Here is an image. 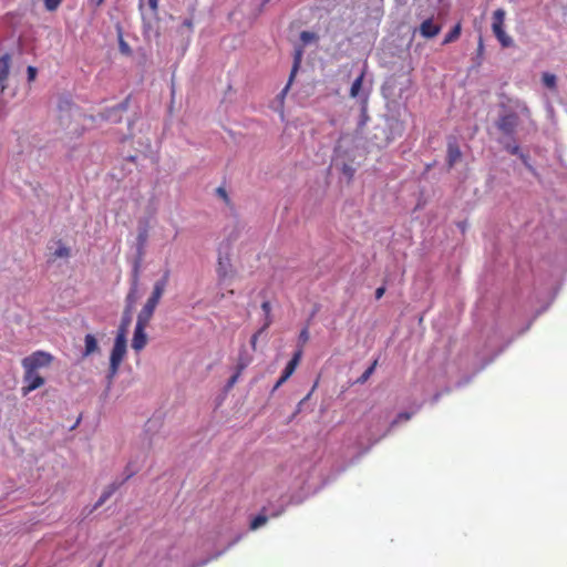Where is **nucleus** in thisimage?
Wrapping results in <instances>:
<instances>
[{
    "mask_svg": "<svg viewBox=\"0 0 567 567\" xmlns=\"http://www.w3.org/2000/svg\"><path fill=\"white\" fill-rule=\"evenodd\" d=\"M240 374L241 373H238L237 371H235V373L229 378V380L227 381V383L225 385L226 391H229L237 383Z\"/></svg>",
    "mask_w": 567,
    "mask_h": 567,
    "instance_id": "72a5a7b5",
    "label": "nucleus"
},
{
    "mask_svg": "<svg viewBox=\"0 0 567 567\" xmlns=\"http://www.w3.org/2000/svg\"><path fill=\"white\" fill-rule=\"evenodd\" d=\"M505 10L497 9L493 13L492 30L503 48L513 45V39L504 30Z\"/></svg>",
    "mask_w": 567,
    "mask_h": 567,
    "instance_id": "f03ea898",
    "label": "nucleus"
},
{
    "mask_svg": "<svg viewBox=\"0 0 567 567\" xmlns=\"http://www.w3.org/2000/svg\"><path fill=\"white\" fill-rule=\"evenodd\" d=\"M505 150L509 152L512 155H517L523 161L524 165L533 173H535V169L532 167V165L528 163V157L520 152V148L517 144H506Z\"/></svg>",
    "mask_w": 567,
    "mask_h": 567,
    "instance_id": "a211bd4d",
    "label": "nucleus"
},
{
    "mask_svg": "<svg viewBox=\"0 0 567 567\" xmlns=\"http://www.w3.org/2000/svg\"><path fill=\"white\" fill-rule=\"evenodd\" d=\"M52 361V355L44 351H37L22 359L24 370L37 372L38 369L48 367Z\"/></svg>",
    "mask_w": 567,
    "mask_h": 567,
    "instance_id": "7ed1b4c3",
    "label": "nucleus"
},
{
    "mask_svg": "<svg viewBox=\"0 0 567 567\" xmlns=\"http://www.w3.org/2000/svg\"><path fill=\"white\" fill-rule=\"evenodd\" d=\"M288 379L285 378L282 374L281 377L279 378V380L276 382L275 386H274V391L277 390L278 388H280Z\"/></svg>",
    "mask_w": 567,
    "mask_h": 567,
    "instance_id": "49530a36",
    "label": "nucleus"
},
{
    "mask_svg": "<svg viewBox=\"0 0 567 567\" xmlns=\"http://www.w3.org/2000/svg\"><path fill=\"white\" fill-rule=\"evenodd\" d=\"M391 128H392V130H394V131H396V132H398V134L400 135V134L402 133V130H403V127H402V123H401V122H399V121H394V122L391 124Z\"/></svg>",
    "mask_w": 567,
    "mask_h": 567,
    "instance_id": "79ce46f5",
    "label": "nucleus"
},
{
    "mask_svg": "<svg viewBox=\"0 0 567 567\" xmlns=\"http://www.w3.org/2000/svg\"><path fill=\"white\" fill-rule=\"evenodd\" d=\"M261 308H262V310H264L265 315H266L267 317H269V313H270V310H271V307H270L269 301H264V302H262V305H261ZM267 320H270V319H269V318H267Z\"/></svg>",
    "mask_w": 567,
    "mask_h": 567,
    "instance_id": "37998d69",
    "label": "nucleus"
},
{
    "mask_svg": "<svg viewBox=\"0 0 567 567\" xmlns=\"http://www.w3.org/2000/svg\"><path fill=\"white\" fill-rule=\"evenodd\" d=\"M148 240V223L147 220H141L137 227V237H136V251L138 257L141 258L145 252V247Z\"/></svg>",
    "mask_w": 567,
    "mask_h": 567,
    "instance_id": "1a4fd4ad",
    "label": "nucleus"
},
{
    "mask_svg": "<svg viewBox=\"0 0 567 567\" xmlns=\"http://www.w3.org/2000/svg\"><path fill=\"white\" fill-rule=\"evenodd\" d=\"M318 39L317 34L310 31H302L300 33V40L303 44H309Z\"/></svg>",
    "mask_w": 567,
    "mask_h": 567,
    "instance_id": "c756f323",
    "label": "nucleus"
},
{
    "mask_svg": "<svg viewBox=\"0 0 567 567\" xmlns=\"http://www.w3.org/2000/svg\"><path fill=\"white\" fill-rule=\"evenodd\" d=\"M131 286H137L140 285V260H136L132 274H131Z\"/></svg>",
    "mask_w": 567,
    "mask_h": 567,
    "instance_id": "c85d7f7f",
    "label": "nucleus"
},
{
    "mask_svg": "<svg viewBox=\"0 0 567 567\" xmlns=\"http://www.w3.org/2000/svg\"><path fill=\"white\" fill-rule=\"evenodd\" d=\"M301 354H302V351L301 349H299L292 357V359L287 363V365L285 367L284 371H282V375L287 379H289L291 377V374L295 372L297 365H298V362L301 358Z\"/></svg>",
    "mask_w": 567,
    "mask_h": 567,
    "instance_id": "6ab92c4d",
    "label": "nucleus"
},
{
    "mask_svg": "<svg viewBox=\"0 0 567 567\" xmlns=\"http://www.w3.org/2000/svg\"><path fill=\"white\" fill-rule=\"evenodd\" d=\"M126 337H123L122 332H117L110 355V378H113L118 371L120 364L123 361L126 353Z\"/></svg>",
    "mask_w": 567,
    "mask_h": 567,
    "instance_id": "f257e3e1",
    "label": "nucleus"
},
{
    "mask_svg": "<svg viewBox=\"0 0 567 567\" xmlns=\"http://www.w3.org/2000/svg\"><path fill=\"white\" fill-rule=\"evenodd\" d=\"M271 321L270 320H266V322L264 323V326L259 329V331H257L255 334H252L251 339H250V344H251V348L252 350H256V344H257V340H258V336L265 331L269 326H270Z\"/></svg>",
    "mask_w": 567,
    "mask_h": 567,
    "instance_id": "7c9ffc66",
    "label": "nucleus"
},
{
    "mask_svg": "<svg viewBox=\"0 0 567 567\" xmlns=\"http://www.w3.org/2000/svg\"><path fill=\"white\" fill-rule=\"evenodd\" d=\"M158 301L147 298L143 309L147 310L152 315H154L156 307L158 306Z\"/></svg>",
    "mask_w": 567,
    "mask_h": 567,
    "instance_id": "473e14b6",
    "label": "nucleus"
},
{
    "mask_svg": "<svg viewBox=\"0 0 567 567\" xmlns=\"http://www.w3.org/2000/svg\"><path fill=\"white\" fill-rule=\"evenodd\" d=\"M153 316L154 315H152L151 312H148L147 310L142 308L137 315L135 326L146 328L148 326L151 319L153 318Z\"/></svg>",
    "mask_w": 567,
    "mask_h": 567,
    "instance_id": "5701e85b",
    "label": "nucleus"
},
{
    "mask_svg": "<svg viewBox=\"0 0 567 567\" xmlns=\"http://www.w3.org/2000/svg\"><path fill=\"white\" fill-rule=\"evenodd\" d=\"M341 171L342 174L348 177V179H351L355 173V169L349 164H343Z\"/></svg>",
    "mask_w": 567,
    "mask_h": 567,
    "instance_id": "f704fd0d",
    "label": "nucleus"
},
{
    "mask_svg": "<svg viewBox=\"0 0 567 567\" xmlns=\"http://www.w3.org/2000/svg\"><path fill=\"white\" fill-rule=\"evenodd\" d=\"M483 51H484L483 39H482V38H480V40H478V47H477V53H478V55H481V54L483 53Z\"/></svg>",
    "mask_w": 567,
    "mask_h": 567,
    "instance_id": "09e8293b",
    "label": "nucleus"
},
{
    "mask_svg": "<svg viewBox=\"0 0 567 567\" xmlns=\"http://www.w3.org/2000/svg\"><path fill=\"white\" fill-rule=\"evenodd\" d=\"M220 555V553H217L216 555H214L213 557H209V558H206V559H202V560H198L196 563H193L190 564L189 566L187 567H204L206 564H208L213 558H217L218 556Z\"/></svg>",
    "mask_w": 567,
    "mask_h": 567,
    "instance_id": "e433bc0d",
    "label": "nucleus"
},
{
    "mask_svg": "<svg viewBox=\"0 0 567 567\" xmlns=\"http://www.w3.org/2000/svg\"><path fill=\"white\" fill-rule=\"evenodd\" d=\"M62 0H43L44 8L49 12H54L60 7Z\"/></svg>",
    "mask_w": 567,
    "mask_h": 567,
    "instance_id": "2f4dec72",
    "label": "nucleus"
},
{
    "mask_svg": "<svg viewBox=\"0 0 567 567\" xmlns=\"http://www.w3.org/2000/svg\"><path fill=\"white\" fill-rule=\"evenodd\" d=\"M377 364H378V361L374 360L372 362V364L357 379L355 382L359 384L365 383L369 380V378L373 374Z\"/></svg>",
    "mask_w": 567,
    "mask_h": 567,
    "instance_id": "a878e982",
    "label": "nucleus"
},
{
    "mask_svg": "<svg viewBox=\"0 0 567 567\" xmlns=\"http://www.w3.org/2000/svg\"><path fill=\"white\" fill-rule=\"evenodd\" d=\"M9 61L10 56L8 54L0 58V93L6 89V81L9 75Z\"/></svg>",
    "mask_w": 567,
    "mask_h": 567,
    "instance_id": "2eb2a0df",
    "label": "nucleus"
},
{
    "mask_svg": "<svg viewBox=\"0 0 567 567\" xmlns=\"http://www.w3.org/2000/svg\"><path fill=\"white\" fill-rule=\"evenodd\" d=\"M461 34V25L456 24L452 30L444 37L443 43L447 44L455 41Z\"/></svg>",
    "mask_w": 567,
    "mask_h": 567,
    "instance_id": "bb28decb",
    "label": "nucleus"
},
{
    "mask_svg": "<svg viewBox=\"0 0 567 567\" xmlns=\"http://www.w3.org/2000/svg\"><path fill=\"white\" fill-rule=\"evenodd\" d=\"M309 329L306 327L299 333V343L303 346L309 340Z\"/></svg>",
    "mask_w": 567,
    "mask_h": 567,
    "instance_id": "4c0bfd02",
    "label": "nucleus"
},
{
    "mask_svg": "<svg viewBox=\"0 0 567 567\" xmlns=\"http://www.w3.org/2000/svg\"><path fill=\"white\" fill-rule=\"evenodd\" d=\"M412 416V413H409V412H402L400 413L396 419L392 422V426L395 425L396 423L401 422V421H408L410 420Z\"/></svg>",
    "mask_w": 567,
    "mask_h": 567,
    "instance_id": "58836bf2",
    "label": "nucleus"
},
{
    "mask_svg": "<svg viewBox=\"0 0 567 567\" xmlns=\"http://www.w3.org/2000/svg\"><path fill=\"white\" fill-rule=\"evenodd\" d=\"M439 400V394H436L433 399L434 402H436Z\"/></svg>",
    "mask_w": 567,
    "mask_h": 567,
    "instance_id": "5fc2aeb1",
    "label": "nucleus"
},
{
    "mask_svg": "<svg viewBox=\"0 0 567 567\" xmlns=\"http://www.w3.org/2000/svg\"><path fill=\"white\" fill-rule=\"evenodd\" d=\"M385 292V287H379L377 290H375V298L377 299H380L382 298V296L384 295Z\"/></svg>",
    "mask_w": 567,
    "mask_h": 567,
    "instance_id": "de8ad7c7",
    "label": "nucleus"
},
{
    "mask_svg": "<svg viewBox=\"0 0 567 567\" xmlns=\"http://www.w3.org/2000/svg\"><path fill=\"white\" fill-rule=\"evenodd\" d=\"M136 473V470L135 468H132L131 467V464H128L124 471V477L121 480L123 481V484L130 480L134 474Z\"/></svg>",
    "mask_w": 567,
    "mask_h": 567,
    "instance_id": "ea45409f",
    "label": "nucleus"
},
{
    "mask_svg": "<svg viewBox=\"0 0 567 567\" xmlns=\"http://www.w3.org/2000/svg\"><path fill=\"white\" fill-rule=\"evenodd\" d=\"M24 386L22 388L23 395L39 389L44 384V379L37 372L24 370L23 377Z\"/></svg>",
    "mask_w": 567,
    "mask_h": 567,
    "instance_id": "0eeeda50",
    "label": "nucleus"
},
{
    "mask_svg": "<svg viewBox=\"0 0 567 567\" xmlns=\"http://www.w3.org/2000/svg\"><path fill=\"white\" fill-rule=\"evenodd\" d=\"M269 1L270 0H254L259 11H261Z\"/></svg>",
    "mask_w": 567,
    "mask_h": 567,
    "instance_id": "a18cd8bd",
    "label": "nucleus"
},
{
    "mask_svg": "<svg viewBox=\"0 0 567 567\" xmlns=\"http://www.w3.org/2000/svg\"><path fill=\"white\" fill-rule=\"evenodd\" d=\"M285 512L284 505L264 506L261 512L250 522V529L255 530L264 526L269 517H278Z\"/></svg>",
    "mask_w": 567,
    "mask_h": 567,
    "instance_id": "20e7f679",
    "label": "nucleus"
},
{
    "mask_svg": "<svg viewBox=\"0 0 567 567\" xmlns=\"http://www.w3.org/2000/svg\"><path fill=\"white\" fill-rule=\"evenodd\" d=\"M99 567H101V565H99Z\"/></svg>",
    "mask_w": 567,
    "mask_h": 567,
    "instance_id": "6e6d98bb",
    "label": "nucleus"
},
{
    "mask_svg": "<svg viewBox=\"0 0 567 567\" xmlns=\"http://www.w3.org/2000/svg\"><path fill=\"white\" fill-rule=\"evenodd\" d=\"M122 50H125L126 44L124 42L121 43Z\"/></svg>",
    "mask_w": 567,
    "mask_h": 567,
    "instance_id": "864d4df0",
    "label": "nucleus"
},
{
    "mask_svg": "<svg viewBox=\"0 0 567 567\" xmlns=\"http://www.w3.org/2000/svg\"><path fill=\"white\" fill-rule=\"evenodd\" d=\"M217 193L225 199H227V193L224 188L219 187L217 188Z\"/></svg>",
    "mask_w": 567,
    "mask_h": 567,
    "instance_id": "3c124183",
    "label": "nucleus"
},
{
    "mask_svg": "<svg viewBox=\"0 0 567 567\" xmlns=\"http://www.w3.org/2000/svg\"><path fill=\"white\" fill-rule=\"evenodd\" d=\"M392 140H393V137L385 136L384 140H382L381 142L375 143V145L378 147H385Z\"/></svg>",
    "mask_w": 567,
    "mask_h": 567,
    "instance_id": "c03bdc74",
    "label": "nucleus"
},
{
    "mask_svg": "<svg viewBox=\"0 0 567 567\" xmlns=\"http://www.w3.org/2000/svg\"><path fill=\"white\" fill-rule=\"evenodd\" d=\"M126 102L118 103L101 113L102 118L112 123H118L122 120L123 113L126 111Z\"/></svg>",
    "mask_w": 567,
    "mask_h": 567,
    "instance_id": "9d476101",
    "label": "nucleus"
},
{
    "mask_svg": "<svg viewBox=\"0 0 567 567\" xmlns=\"http://www.w3.org/2000/svg\"><path fill=\"white\" fill-rule=\"evenodd\" d=\"M145 329L146 328L135 326L134 334H133V339H132V348L136 352H140L141 350H143L147 343V336L145 333Z\"/></svg>",
    "mask_w": 567,
    "mask_h": 567,
    "instance_id": "f8f14e48",
    "label": "nucleus"
},
{
    "mask_svg": "<svg viewBox=\"0 0 567 567\" xmlns=\"http://www.w3.org/2000/svg\"><path fill=\"white\" fill-rule=\"evenodd\" d=\"M217 275L220 280H226L234 276V268L230 262V258L228 254L223 255L221 250L218 252V261H217Z\"/></svg>",
    "mask_w": 567,
    "mask_h": 567,
    "instance_id": "423d86ee",
    "label": "nucleus"
},
{
    "mask_svg": "<svg viewBox=\"0 0 567 567\" xmlns=\"http://www.w3.org/2000/svg\"><path fill=\"white\" fill-rule=\"evenodd\" d=\"M251 360H252V358L248 353L246 348L241 347V349L239 350L238 359H237L236 371L238 373H243V371L250 364Z\"/></svg>",
    "mask_w": 567,
    "mask_h": 567,
    "instance_id": "dca6fc26",
    "label": "nucleus"
},
{
    "mask_svg": "<svg viewBox=\"0 0 567 567\" xmlns=\"http://www.w3.org/2000/svg\"><path fill=\"white\" fill-rule=\"evenodd\" d=\"M70 255V249L65 246H60L55 251H54V256L55 257H59V258H65V257H69Z\"/></svg>",
    "mask_w": 567,
    "mask_h": 567,
    "instance_id": "c9c22d12",
    "label": "nucleus"
},
{
    "mask_svg": "<svg viewBox=\"0 0 567 567\" xmlns=\"http://www.w3.org/2000/svg\"><path fill=\"white\" fill-rule=\"evenodd\" d=\"M362 81H363V74H361L360 76H358L351 84V87H350V95L352 97H357L359 96V93L361 91V87H362Z\"/></svg>",
    "mask_w": 567,
    "mask_h": 567,
    "instance_id": "cd10ccee",
    "label": "nucleus"
},
{
    "mask_svg": "<svg viewBox=\"0 0 567 567\" xmlns=\"http://www.w3.org/2000/svg\"><path fill=\"white\" fill-rule=\"evenodd\" d=\"M90 2L92 4H94L95 7H99V6H101L104 2V0H90Z\"/></svg>",
    "mask_w": 567,
    "mask_h": 567,
    "instance_id": "603ef678",
    "label": "nucleus"
},
{
    "mask_svg": "<svg viewBox=\"0 0 567 567\" xmlns=\"http://www.w3.org/2000/svg\"><path fill=\"white\" fill-rule=\"evenodd\" d=\"M168 279H169V270H166V271H164L162 278L155 281V284L153 286L152 293L148 298L159 302L163 293L165 292L166 286L168 284Z\"/></svg>",
    "mask_w": 567,
    "mask_h": 567,
    "instance_id": "9b49d317",
    "label": "nucleus"
},
{
    "mask_svg": "<svg viewBox=\"0 0 567 567\" xmlns=\"http://www.w3.org/2000/svg\"><path fill=\"white\" fill-rule=\"evenodd\" d=\"M37 72H38L37 68L31 66V65L28 66V69H27L28 80L29 81H33L35 79V76H37Z\"/></svg>",
    "mask_w": 567,
    "mask_h": 567,
    "instance_id": "a19ab883",
    "label": "nucleus"
},
{
    "mask_svg": "<svg viewBox=\"0 0 567 567\" xmlns=\"http://www.w3.org/2000/svg\"><path fill=\"white\" fill-rule=\"evenodd\" d=\"M137 298H138V287L130 285V290L125 297V308L124 309H130L131 311H133V308H134V305H135Z\"/></svg>",
    "mask_w": 567,
    "mask_h": 567,
    "instance_id": "412c9836",
    "label": "nucleus"
},
{
    "mask_svg": "<svg viewBox=\"0 0 567 567\" xmlns=\"http://www.w3.org/2000/svg\"><path fill=\"white\" fill-rule=\"evenodd\" d=\"M132 321V311L130 309H124L123 316L121 319V324L118 327L117 332H122L123 337H126L127 328Z\"/></svg>",
    "mask_w": 567,
    "mask_h": 567,
    "instance_id": "4be33fe9",
    "label": "nucleus"
},
{
    "mask_svg": "<svg viewBox=\"0 0 567 567\" xmlns=\"http://www.w3.org/2000/svg\"><path fill=\"white\" fill-rule=\"evenodd\" d=\"M123 485V481L115 480L110 485L105 487V489L102 492L101 496L105 498L106 501L120 488V486Z\"/></svg>",
    "mask_w": 567,
    "mask_h": 567,
    "instance_id": "393cba45",
    "label": "nucleus"
},
{
    "mask_svg": "<svg viewBox=\"0 0 567 567\" xmlns=\"http://www.w3.org/2000/svg\"><path fill=\"white\" fill-rule=\"evenodd\" d=\"M518 125V116L516 113H506L498 117L496 122L497 128L507 136H513Z\"/></svg>",
    "mask_w": 567,
    "mask_h": 567,
    "instance_id": "39448f33",
    "label": "nucleus"
},
{
    "mask_svg": "<svg viewBox=\"0 0 567 567\" xmlns=\"http://www.w3.org/2000/svg\"><path fill=\"white\" fill-rule=\"evenodd\" d=\"M158 2L159 0H146V3L151 10V17L156 18L158 14ZM145 0H138V8L143 18V21H146V13L144 11Z\"/></svg>",
    "mask_w": 567,
    "mask_h": 567,
    "instance_id": "f3484780",
    "label": "nucleus"
},
{
    "mask_svg": "<svg viewBox=\"0 0 567 567\" xmlns=\"http://www.w3.org/2000/svg\"><path fill=\"white\" fill-rule=\"evenodd\" d=\"M303 53H305V51H303L302 45H298L295 48L293 62H292V68H291L290 74H289V80H288L287 85L282 89L281 94H286L288 92L291 83L293 82V79L300 69Z\"/></svg>",
    "mask_w": 567,
    "mask_h": 567,
    "instance_id": "6e6552de",
    "label": "nucleus"
},
{
    "mask_svg": "<svg viewBox=\"0 0 567 567\" xmlns=\"http://www.w3.org/2000/svg\"><path fill=\"white\" fill-rule=\"evenodd\" d=\"M542 82L544 86H546L549 90H555L557 86V78L555 74L549 72H544L542 74Z\"/></svg>",
    "mask_w": 567,
    "mask_h": 567,
    "instance_id": "b1692460",
    "label": "nucleus"
},
{
    "mask_svg": "<svg viewBox=\"0 0 567 567\" xmlns=\"http://www.w3.org/2000/svg\"><path fill=\"white\" fill-rule=\"evenodd\" d=\"M106 502L105 498H103V496H100V498L97 499L96 504L94 505V508H99L100 506H102L104 503Z\"/></svg>",
    "mask_w": 567,
    "mask_h": 567,
    "instance_id": "8fccbe9b",
    "label": "nucleus"
},
{
    "mask_svg": "<svg viewBox=\"0 0 567 567\" xmlns=\"http://www.w3.org/2000/svg\"><path fill=\"white\" fill-rule=\"evenodd\" d=\"M84 342H85V349L83 352V357H89L99 350L97 341L93 334H90V333L86 334L84 338Z\"/></svg>",
    "mask_w": 567,
    "mask_h": 567,
    "instance_id": "aec40b11",
    "label": "nucleus"
},
{
    "mask_svg": "<svg viewBox=\"0 0 567 567\" xmlns=\"http://www.w3.org/2000/svg\"><path fill=\"white\" fill-rule=\"evenodd\" d=\"M462 153L455 141H450L447 144V165L453 167L461 158Z\"/></svg>",
    "mask_w": 567,
    "mask_h": 567,
    "instance_id": "4468645a",
    "label": "nucleus"
},
{
    "mask_svg": "<svg viewBox=\"0 0 567 567\" xmlns=\"http://www.w3.org/2000/svg\"><path fill=\"white\" fill-rule=\"evenodd\" d=\"M441 31V27L435 24L432 19L424 20L420 25V33L426 39L434 38Z\"/></svg>",
    "mask_w": 567,
    "mask_h": 567,
    "instance_id": "ddd939ff",
    "label": "nucleus"
}]
</instances>
